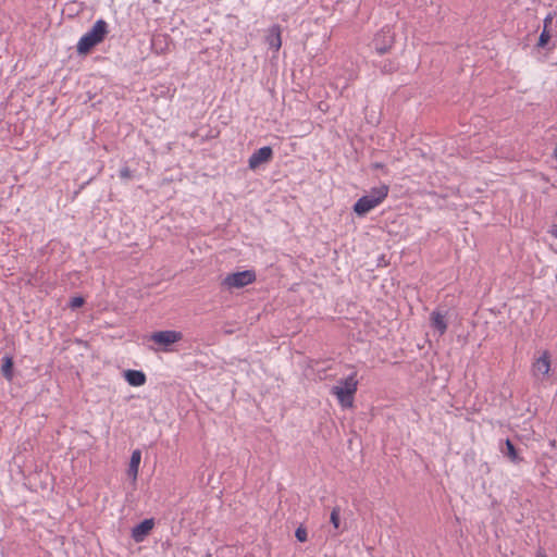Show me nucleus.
<instances>
[{
  "mask_svg": "<svg viewBox=\"0 0 557 557\" xmlns=\"http://www.w3.org/2000/svg\"><path fill=\"white\" fill-rule=\"evenodd\" d=\"M550 370V356L547 350H545L541 357H539L532 364V371L534 375L548 374Z\"/></svg>",
  "mask_w": 557,
  "mask_h": 557,
  "instance_id": "1a4fd4ad",
  "label": "nucleus"
},
{
  "mask_svg": "<svg viewBox=\"0 0 557 557\" xmlns=\"http://www.w3.org/2000/svg\"><path fill=\"white\" fill-rule=\"evenodd\" d=\"M272 157L273 150L270 146L261 147L249 157L248 165L251 170H255L262 163L271 161Z\"/></svg>",
  "mask_w": 557,
  "mask_h": 557,
  "instance_id": "423d86ee",
  "label": "nucleus"
},
{
  "mask_svg": "<svg viewBox=\"0 0 557 557\" xmlns=\"http://www.w3.org/2000/svg\"><path fill=\"white\" fill-rule=\"evenodd\" d=\"M265 42L271 49L277 51L282 46L281 27L280 25H273L269 28L265 36Z\"/></svg>",
  "mask_w": 557,
  "mask_h": 557,
  "instance_id": "9d476101",
  "label": "nucleus"
},
{
  "mask_svg": "<svg viewBox=\"0 0 557 557\" xmlns=\"http://www.w3.org/2000/svg\"><path fill=\"white\" fill-rule=\"evenodd\" d=\"M154 527V520L152 518L145 519L132 529V539L136 543L143 542L147 535L151 532Z\"/></svg>",
  "mask_w": 557,
  "mask_h": 557,
  "instance_id": "0eeeda50",
  "label": "nucleus"
},
{
  "mask_svg": "<svg viewBox=\"0 0 557 557\" xmlns=\"http://www.w3.org/2000/svg\"><path fill=\"white\" fill-rule=\"evenodd\" d=\"M140 459H141L140 450H138V449L134 450L132 453L131 460H129V466H128V469H127V474H128L129 478L133 479V481L137 480Z\"/></svg>",
  "mask_w": 557,
  "mask_h": 557,
  "instance_id": "ddd939ff",
  "label": "nucleus"
},
{
  "mask_svg": "<svg viewBox=\"0 0 557 557\" xmlns=\"http://www.w3.org/2000/svg\"><path fill=\"white\" fill-rule=\"evenodd\" d=\"M550 234L555 237H557V225H554V227L550 231Z\"/></svg>",
  "mask_w": 557,
  "mask_h": 557,
  "instance_id": "393cba45",
  "label": "nucleus"
},
{
  "mask_svg": "<svg viewBox=\"0 0 557 557\" xmlns=\"http://www.w3.org/2000/svg\"><path fill=\"white\" fill-rule=\"evenodd\" d=\"M372 166L374 169H381V170L385 169V165L383 163H380V162L374 163Z\"/></svg>",
  "mask_w": 557,
  "mask_h": 557,
  "instance_id": "b1692460",
  "label": "nucleus"
},
{
  "mask_svg": "<svg viewBox=\"0 0 557 557\" xmlns=\"http://www.w3.org/2000/svg\"><path fill=\"white\" fill-rule=\"evenodd\" d=\"M84 304H85V299L81 296H76V297L71 298V300L69 302V307L71 309H77V308H81Z\"/></svg>",
  "mask_w": 557,
  "mask_h": 557,
  "instance_id": "aec40b11",
  "label": "nucleus"
},
{
  "mask_svg": "<svg viewBox=\"0 0 557 557\" xmlns=\"http://www.w3.org/2000/svg\"><path fill=\"white\" fill-rule=\"evenodd\" d=\"M183 334L177 331H159L151 334L150 339L156 344L168 347L172 344L180 342Z\"/></svg>",
  "mask_w": 557,
  "mask_h": 557,
  "instance_id": "39448f33",
  "label": "nucleus"
},
{
  "mask_svg": "<svg viewBox=\"0 0 557 557\" xmlns=\"http://www.w3.org/2000/svg\"><path fill=\"white\" fill-rule=\"evenodd\" d=\"M379 205L380 203L377 201L366 195L356 201L354 205V212L359 216H363Z\"/></svg>",
  "mask_w": 557,
  "mask_h": 557,
  "instance_id": "6e6552de",
  "label": "nucleus"
},
{
  "mask_svg": "<svg viewBox=\"0 0 557 557\" xmlns=\"http://www.w3.org/2000/svg\"><path fill=\"white\" fill-rule=\"evenodd\" d=\"M108 23L104 20H98L90 30L81 37L77 42V53L86 55L90 50L102 42L108 34Z\"/></svg>",
  "mask_w": 557,
  "mask_h": 557,
  "instance_id": "f257e3e1",
  "label": "nucleus"
},
{
  "mask_svg": "<svg viewBox=\"0 0 557 557\" xmlns=\"http://www.w3.org/2000/svg\"><path fill=\"white\" fill-rule=\"evenodd\" d=\"M536 557H547L544 553L542 552H539L537 556Z\"/></svg>",
  "mask_w": 557,
  "mask_h": 557,
  "instance_id": "a878e982",
  "label": "nucleus"
},
{
  "mask_svg": "<svg viewBox=\"0 0 557 557\" xmlns=\"http://www.w3.org/2000/svg\"><path fill=\"white\" fill-rule=\"evenodd\" d=\"M553 23V16L550 14H548L545 18H544V25H543V29H549L550 25Z\"/></svg>",
  "mask_w": 557,
  "mask_h": 557,
  "instance_id": "5701e85b",
  "label": "nucleus"
},
{
  "mask_svg": "<svg viewBox=\"0 0 557 557\" xmlns=\"http://www.w3.org/2000/svg\"><path fill=\"white\" fill-rule=\"evenodd\" d=\"M295 536L299 542H306L307 541V529L304 525H299L296 529Z\"/></svg>",
  "mask_w": 557,
  "mask_h": 557,
  "instance_id": "412c9836",
  "label": "nucleus"
},
{
  "mask_svg": "<svg viewBox=\"0 0 557 557\" xmlns=\"http://www.w3.org/2000/svg\"><path fill=\"white\" fill-rule=\"evenodd\" d=\"M377 66L383 74H391L398 70V64L393 60H384Z\"/></svg>",
  "mask_w": 557,
  "mask_h": 557,
  "instance_id": "f3484780",
  "label": "nucleus"
},
{
  "mask_svg": "<svg viewBox=\"0 0 557 557\" xmlns=\"http://www.w3.org/2000/svg\"><path fill=\"white\" fill-rule=\"evenodd\" d=\"M120 177H121L122 180H129V178H132V177H133V172H132V170H131L127 165L123 166V168L120 170Z\"/></svg>",
  "mask_w": 557,
  "mask_h": 557,
  "instance_id": "4be33fe9",
  "label": "nucleus"
},
{
  "mask_svg": "<svg viewBox=\"0 0 557 557\" xmlns=\"http://www.w3.org/2000/svg\"><path fill=\"white\" fill-rule=\"evenodd\" d=\"M431 326L435 330L440 336L444 335L447 331V322L445 314L440 311H433L430 317Z\"/></svg>",
  "mask_w": 557,
  "mask_h": 557,
  "instance_id": "9b49d317",
  "label": "nucleus"
},
{
  "mask_svg": "<svg viewBox=\"0 0 557 557\" xmlns=\"http://www.w3.org/2000/svg\"><path fill=\"white\" fill-rule=\"evenodd\" d=\"M256 281V273L252 270H245L226 275L222 285L227 288H242Z\"/></svg>",
  "mask_w": 557,
  "mask_h": 557,
  "instance_id": "7ed1b4c3",
  "label": "nucleus"
},
{
  "mask_svg": "<svg viewBox=\"0 0 557 557\" xmlns=\"http://www.w3.org/2000/svg\"><path fill=\"white\" fill-rule=\"evenodd\" d=\"M339 515H341L339 507H334L333 510L331 511L330 520H331V523L333 524V527L335 529L339 528V523H341V516Z\"/></svg>",
  "mask_w": 557,
  "mask_h": 557,
  "instance_id": "6ab92c4d",
  "label": "nucleus"
},
{
  "mask_svg": "<svg viewBox=\"0 0 557 557\" xmlns=\"http://www.w3.org/2000/svg\"><path fill=\"white\" fill-rule=\"evenodd\" d=\"M1 373L7 380H12V377H13V357L12 356L7 355L2 358Z\"/></svg>",
  "mask_w": 557,
  "mask_h": 557,
  "instance_id": "dca6fc26",
  "label": "nucleus"
},
{
  "mask_svg": "<svg viewBox=\"0 0 557 557\" xmlns=\"http://www.w3.org/2000/svg\"><path fill=\"white\" fill-rule=\"evenodd\" d=\"M550 38H552V35L549 33V29H543L539 37V41H537L536 46L542 49L552 50L554 48V46L553 47L548 46Z\"/></svg>",
  "mask_w": 557,
  "mask_h": 557,
  "instance_id": "a211bd4d",
  "label": "nucleus"
},
{
  "mask_svg": "<svg viewBox=\"0 0 557 557\" xmlns=\"http://www.w3.org/2000/svg\"><path fill=\"white\" fill-rule=\"evenodd\" d=\"M358 389L357 373L354 372L347 377L338 381V385H335L331 389V394L336 396L339 405L343 408H351L354 406L355 395Z\"/></svg>",
  "mask_w": 557,
  "mask_h": 557,
  "instance_id": "f03ea898",
  "label": "nucleus"
},
{
  "mask_svg": "<svg viewBox=\"0 0 557 557\" xmlns=\"http://www.w3.org/2000/svg\"><path fill=\"white\" fill-rule=\"evenodd\" d=\"M389 191V187L386 184H382L377 187L371 188L368 196H370L372 199L377 201L379 203H382L384 199L387 197Z\"/></svg>",
  "mask_w": 557,
  "mask_h": 557,
  "instance_id": "4468645a",
  "label": "nucleus"
},
{
  "mask_svg": "<svg viewBox=\"0 0 557 557\" xmlns=\"http://www.w3.org/2000/svg\"><path fill=\"white\" fill-rule=\"evenodd\" d=\"M124 376L132 386H141L146 383V375L139 370H126Z\"/></svg>",
  "mask_w": 557,
  "mask_h": 557,
  "instance_id": "f8f14e48",
  "label": "nucleus"
},
{
  "mask_svg": "<svg viewBox=\"0 0 557 557\" xmlns=\"http://www.w3.org/2000/svg\"><path fill=\"white\" fill-rule=\"evenodd\" d=\"M502 453L504 456L508 457L515 463H518L522 460L519 457L513 443L509 438L505 441V447L502 448Z\"/></svg>",
  "mask_w": 557,
  "mask_h": 557,
  "instance_id": "2eb2a0df",
  "label": "nucleus"
},
{
  "mask_svg": "<svg viewBox=\"0 0 557 557\" xmlns=\"http://www.w3.org/2000/svg\"><path fill=\"white\" fill-rule=\"evenodd\" d=\"M395 36L389 28H382L373 38L372 45L379 54L387 53L394 46Z\"/></svg>",
  "mask_w": 557,
  "mask_h": 557,
  "instance_id": "20e7f679",
  "label": "nucleus"
}]
</instances>
